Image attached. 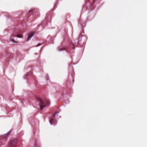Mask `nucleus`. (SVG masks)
Returning <instances> with one entry per match:
<instances>
[{
	"instance_id": "f8f14e48",
	"label": "nucleus",
	"mask_w": 147,
	"mask_h": 147,
	"mask_svg": "<svg viewBox=\"0 0 147 147\" xmlns=\"http://www.w3.org/2000/svg\"><path fill=\"white\" fill-rule=\"evenodd\" d=\"M51 13H50V14H49V13H47V18H46V21H48V18L49 17H51Z\"/></svg>"
},
{
	"instance_id": "2eb2a0df",
	"label": "nucleus",
	"mask_w": 147,
	"mask_h": 147,
	"mask_svg": "<svg viewBox=\"0 0 147 147\" xmlns=\"http://www.w3.org/2000/svg\"><path fill=\"white\" fill-rule=\"evenodd\" d=\"M44 23H45H45V22H43L42 24H41V25L42 26H45V25H46V24H44Z\"/></svg>"
},
{
	"instance_id": "f03ea898",
	"label": "nucleus",
	"mask_w": 147,
	"mask_h": 147,
	"mask_svg": "<svg viewBox=\"0 0 147 147\" xmlns=\"http://www.w3.org/2000/svg\"><path fill=\"white\" fill-rule=\"evenodd\" d=\"M37 99L38 101L41 105H39L40 108L41 110L42 109L46 106V105L45 104L43 101L40 98L38 97L37 98Z\"/></svg>"
},
{
	"instance_id": "aec40b11",
	"label": "nucleus",
	"mask_w": 147,
	"mask_h": 147,
	"mask_svg": "<svg viewBox=\"0 0 147 147\" xmlns=\"http://www.w3.org/2000/svg\"><path fill=\"white\" fill-rule=\"evenodd\" d=\"M96 0H94L93 2V3L94 4V3H95V1H96Z\"/></svg>"
},
{
	"instance_id": "9b49d317",
	"label": "nucleus",
	"mask_w": 147,
	"mask_h": 147,
	"mask_svg": "<svg viewBox=\"0 0 147 147\" xmlns=\"http://www.w3.org/2000/svg\"><path fill=\"white\" fill-rule=\"evenodd\" d=\"M10 133V131H9L7 133H6V134H4L3 136H1V138L2 137H6V136H7V135H9Z\"/></svg>"
},
{
	"instance_id": "4be33fe9",
	"label": "nucleus",
	"mask_w": 147,
	"mask_h": 147,
	"mask_svg": "<svg viewBox=\"0 0 147 147\" xmlns=\"http://www.w3.org/2000/svg\"><path fill=\"white\" fill-rule=\"evenodd\" d=\"M82 33L83 34H84V32H82Z\"/></svg>"
},
{
	"instance_id": "a211bd4d",
	"label": "nucleus",
	"mask_w": 147,
	"mask_h": 147,
	"mask_svg": "<svg viewBox=\"0 0 147 147\" xmlns=\"http://www.w3.org/2000/svg\"><path fill=\"white\" fill-rule=\"evenodd\" d=\"M34 147H39L36 144H34Z\"/></svg>"
},
{
	"instance_id": "f257e3e1",
	"label": "nucleus",
	"mask_w": 147,
	"mask_h": 147,
	"mask_svg": "<svg viewBox=\"0 0 147 147\" xmlns=\"http://www.w3.org/2000/svg\"><path fill=\"white\" fill-rule=\"evenodd\" d=\"M69 46H70V48L72 47L73 49H75V45L71 42L67 34L65 33L64 41L62 42L61 46L58 47V50L59 51H67L68 49L67 47Z\"/></svg>"
},
{
	"instance_id": "b1692460",
	"label": "nucleus",
	"mask_w": 147,
	"mask_h": 147,
	"mask_svg": "<svg viewBox=\"0 0 147 147\" xmlns=\"http://www.w3.org/2000/svg\"><path fill=\"white\" fill-rule=\"evenodd\" d=\"M65 101H64V103H65Z\"/></svg>"
},
{
	"instance_id": "9d476101",
	"label": "nucleus",
	"mask_w": 147,
	"mask_h": 147,
	"mask_svg": "<svg viewBox=\"0 0 147 147\" xmlns=\"http://www.w3.org/2000/svg\"><path fill=\"white\" fill-rule=\"evenodd\" d=\"M60 111H61V110H58V111H57L56 112H54V113H53V116H52L53 117H54L56 114L59 113Z\"/></svg>"
},
{
	"instance_id": "4468645a",
	"label": "nucleus",
	"mask_w": 147,
	"mask_h": 147,
	"mask_svg": "<svg viewBox=\"0 0 147 147\" xmlns=\"http://www.w3.org/2000/svg\"><path fill=\"white\" fill-rule=\"evenodd\" d=\"M10 40H11V41L12 42H13V43H16V42L14 41V39L13 38H12L11 37L10 38Z\"/></svg>"
},
{
	"instance_id": "20e7f679",
	"label": "nucleus",
	"mask_w": 147,
	"mask_h": 147,
	"mask_svg": "<svg viewBox=\"0 0 147 147\" xmlns=\"http://www.w3.org/2000/svg\"><path fill=\"white\" fill-rule=\"evenodd\" d=\"M49 122L51 125H56L57 121L55 119H53V118H51Z\"/></svg>"
},
{
	"instance_id": "0eeeda50",
	"label": "nucleus",
	"mask_w": 147,
	"mask_h": 147,
	"mask_svg": "<svg viewBox=\"0 0 147 147\" xmlns=\"http://www.w3.org/2000/svg\"><path fill=\"white\" fill-rule=\"evenodd\" d=\"M82 37H84V40L83 41V42H85L86 41L87 38L86 37L84 36L80 35V36L79 38L78 39V44H79V42L81 41L82 38Z\"/></svg>"
},
{
	"instance_id": "5701e85b",
	"label": "nucleus",
	"mask_w": 147,
	"mask_h": 147,
	"mask_svg": "<svg viewBox=\"0 0 147 147\" xmlns=\"http://www.w3.org/2000/svg\"><path fill=\"white\" fill-rule=\"evenodd\" d=\"M71 65L72 64V63H71Z\"/></svg>"
},
{
	"instance_id": "1a4fd4ad",
	"label": "nucleus",
	"mask_w": 147,
	"mask_h": 147,
	"mask_svg": "<svg viewBox=\"0 0 147 147\" xmlns=\"http://www.w3.org/2000/svg\"><path fill=\"white\" fill-rule=\"evenodd\" d=\"M32 74V71H30L28 73L26 74L24 76V79H26V78L29 76V75H31Z\"/></svg>"
},
{
	"instance_id": "ddd939ff",
	"label": "nucleus",
	"mask_w": 147,
	"mask_h": 147,
	"mask_svg": "<svg viewBox=\"0 0 147 147\" xmlns=\"http://www.w3.org/2000/svg\"><path fill=\"white\" fill-rule=\"evenodd\" d=\"M46 105L49 106L50 105V101L49 100H47L45 102Z\"/></svg>"
},
{
	"instance_id": "6ab92c4d",
	"label": "nucleus",
	"mask_w": 147,
	"mask_h": 147,
	"mask_svg": "<svg viewBox=\"0 0 147 147\" xmlns=\"http://www.w3.org/2000/svg\"><path fill=\"white\" fill-rule=\"evenodd\" d=\"M40 45H41V44H40V43H38V44L37 45H36V47H38V46H40Z\"/></svg>"
},
{
	"instance_id": "6e6552de",
	"label": "nucleus",
	"mask_w": 147,
	"mask_h": 147,
	"mask_svg": "<svg viewBox=\"0 0 147 147\" xmlns=\"http://www.w3.org/2000/svg\"><path fill=\"white\" fill-rule=\"evenodd\" d=\"M82 20L81 19H80L78 22V24L79 25V28H80L81 29H82V24L81 23Z\"/></svg>"
},
{
	"instance_id": "dca6fc26",
	"label": "nucleus",
	"mask_w": 147,
	"mask_h": 147,
	"mask_svg": "<svg viewBox=\"0 0 147 147\" xmlns=\"http://www.w3.org/2000/svg\"><path fill=\"white\" fill-rule=\"evenodd\" d=\"M16 36L17 37H18V38H21V35L20 34H18Z\"/></svg>"
},
{
	"instance_id": "f3484780",
	"label": "nucleus",
	"mask_w": 147,
	"mask_h": 147,
	"mask_svg": "<svg viewBox=\"0 0 147 147\" xmlns=\"http://www.w3.org/2000/svg\"><path fill=\"white\" fill-rule=\"evenodd\" d=\"M46 76L47 77V80H49V77L48 75V74H46Z\"/></svg>"
},
{
	"instance_id": "39448f33",
	"label": "nucleus",
	"mask_w": 147,
	"mask_h": 147,
	"mask_svg": "<svg viewBox=\"0 0 147 147\" xmlns=\"http://www.w3.org/2000/svg\"><path fill=\"white\" fill-rule=\"evenodd\" d=\"M34 35V32H32L29 33L28 35V37L26 40L27 41H29Z\"/></svg>"
},
{
	"instance_id": "423d86ee",
	"label": "nucleus",
	"mask_w": 147,
	"mask_h": 147,
	"mask_svg": "<svg viewBox=\"0 0 147 147\" xmlns=\"http://www.w3.org/2000/svg\"><path fill=\"white\" fill-rule=\"evenodd\" d=\"M29 13H32L34 15H36V13L38 14V10L37 9H31L28 11Z\"/></svg>"
},
{
	"instance_id": "7ed1b4c3",
	"label": "nucleus",
	"mask_w": 147,
	"mask_h": 147,
	"mask_svg": "<svg viewBox=\"0 0 147 147\" xmlns=\"http://www.w3.org/2000/svg\"><path fill=\"white\" fill-rule=\"evenodd\" d=\"M17 139H14L13 140L10 141L9 142V145L11 147H14L17 144Z\"/></svg>"
},
{
	"instance_id": "393cba45",
	"label": "nucleus",
	"mask_w": 147,
	"mask_h": 147,
	"mask_svg": "<svg viewBox=\"0 0 147 147\" xmlns=\"http://www.w3.org/2000/svg\"><path fill=\"white\" fill-rule=\"evenodd\" d=\"M88 1H89L90 0H87Z\"/></svg>"
},
{
	"instance_id": "412c9836",
	"label": "nucleus",
	"mask_w": 147,
	"mask_h": 147,
	"mask_svg": "<svg viewBox=\"0 0 147 147\" xmlns=\"http://www.w3.org/2000/svg\"><path fill=\"white\" fill-rule=\"evenodd\" d=\"M54 7H55H55H56V5H55V6H54Z\"/></svg>"
}]
</instances>
